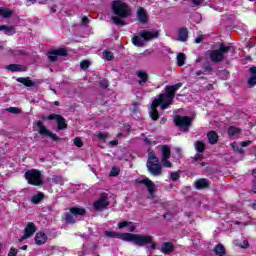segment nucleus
<instances>
[{
    "mask_svg": "<svg viewBox=\"0 0 256 256\" xmlns=\"http://www.w3.org/2000/svg\"><path fill=\"white\" fill-rule=\"evenodd\" d=\"M106 237L122 239V241H131L132 243H135V245H138V247H143L144 245L151 244V249L157 248V244L153 242V236L149 235L106 232Z\"/></svg>",
    "mask_w": 256,
    "mask_h": 256,
    "instance_id": "obj_1",
    "label": "nucleus"
},
{
    "mask_svg": "<svg viewBox=\"0 0 256 256\" xmlns=\"http://www.w3.org/2000/svg\"><path fill=\"white\" fill-rule=\"evenodd\" d=\"M112 11L114 15H116L112 17V21L114 25H121V27H124V25H127V23L121 19H127V17L131 15V8L129 7V4L121 0L113 1Z\"/></svg>",
    "mask_w": 256,
    "mask_h": 256,
    "instance_id": "obj_2",
    "label": "nucleus"
},
{
    "mask_svg": "<svg viewBox=\"0 0 256 256\" xmlns=\"http://www.w3.org/2000/svg\"><path fill=\"white\" fill-rule=\"evenodd\" d=\"M183 87V83H177L174 85H168L165 87L166 93H161L156 100H159L162 103V111L165 109H169L171 105H173V99H175V95L180 88Z\"/></svg>",
    "mask_w": 256,
    "mask_h": 256,
    "instance_id": "obj_3",
    "label": "nucleus"
},
{
    "mask_svg": "<svg viewBox=\"0 0 256 256\" xmlns=\"http://www.w3.org/2000/svg\"><path fill=\"white\" fill-rule=\"evenodd\" d=\"M159 35H161V32L159 30H143L138 35L132 37V44L135 47H145V42L153 41V39H159Z\"/></svg>",
    "mask_w": 256,
    "mask_h": 256,
    "instance_id": "obj_4",
    "label": "nucleus"
},
{
    "mask_svg": "<svg viewBox=\"0 0 256 256\" xmlns=\"http://www.w3.org/2000/svg\"><path fill=\"white\" fill-rule=\"evenodd\" d=\"M233 49V46H225V43H220L218 49L209 51V59L212 63H221L225 59V55Z\"/></svg>",
    "mask_w": 256,
    "mask_h": 256,
    "instance_id": "obj_5",
    "label": "nucleus"
},
{
    "mask_svg": "<svg viewBox=\"0 0 256 256\" xmlns=\"http://www.w3.org/2000/svg\"><path fill=\"white\" fill-rule=\"evenodd\" d=\"M24 177L29 185H33L34 187H41L43 185V174H41L40 170H28L24 174Z\"/></svg>",
    "mask_w": 256,
    "mask_h": 256,
    "instance_id": "obj_6",
    "label": "nucleus"
},
{
    "mask_svg": "<svg viewBox=\"0 0 256 256\" xmlns=\"http://www.w3.org/2000/svg\"><path fill=\"white\" fill-rule=\"evenodd\" d=\"M87 210L83 207H71L68 212L64 214V219L66 223L73 224L76 223L79 217L86 215Z\"/></svg>",
    "mask_w": 256,
    "mask_h": 256,
    "instance_id": "obj_7",
    "label": "nucleus"
},
{
    "mask_svg": "<svg viewBox=\"0 0 256 256\" xmlns=\"http://www.w3.org/2000/svg\"><path fill=\"white\" fill-rule=\"evenodd\" d=\"M173 121L175 127H178L182 133H187L193 123V119L190 116L181 115H175Z\"/></svg>",
    "mask_w": 256,
    "mask_h": 256,
    "instance_id": "obj_8",
    "label": "nucleus"
},
{
    "mask_svg": "<svg viewBox=\"0 0 256 256\" xmlns=\"http://www.w3.org/2000/svg\"><path fill=\"white\" fill-rule=\"evenodd\" d=\"M195 149L198 152L193 158L195 165H199V167H205L207 165L205 162H199L203 161V153H205V149H207V146L203 141H196L195 142Z\"/></svg>",
    "mask_w": 256,
    "mask_h": 256,
    "instance_id": "obj_9",
    "label": "nucleus"
},
{
    "mask_svg": "<svg viewBox=\"0 0 256 256\" xmlns=\"http://www.w3.org/2000/svg\"><path fill=\"white\" fill-rule=\"evenodd\" d=\"M109 194L108 193H101L98 200L93 203L94 210L96 211H103L109 207Z\"/></svg>",
    "mask_w": 256,
    "mask_h": 256,
    "instance_id": "obj_10",
    "label": "nucleus"
},
{
    "mask_svg": "<svg viewBox=\"0 0 256 256\" xmlns=\"http://www.w3.org/2000/svg\"><path fill=\"white\" fill-rule=\"evenodd\" d=\"M36 125L38 127V133L40 135H45L46 137H50L52 141H61V138L57 136V134L51 132V130L47 129L45 125L43 124V121L38 120L36 122Z\"/></svg>",
    "mask_w": 256,
    "mask_h": 256,
    "instance_id": "obj_11",
    "label": "nucleus"
},
{
    "mask_svg": "<svg viewBox=\"0 0 256 256\" xmlns=\"http://www.w3.org/2000/svg\"><path fill=\"white\" fill-rule=\"evenodd\" d=\"M68 55L69 52L67 51V48H57L48 51V60L51 63H55L58 61L57 57H67Z\"/></svg>",
    "mask_w": 256,
    "mask_h": 256,
    "instance_id": "obj_12",
    "label": "nucleus"
},
{
    "mask_svg": "<svg viewBox=\"0 0 256 256\" xmlns=\"http://www.w3.org/2000/svg\"><path fill=\"white\" fill-rule=\"evenodd\" d=\"M46 119L48 121H53V120L56 121L57 129L59 131H63L65 129H67V120H65V118L59 114L52 113V114L48 115Z\"/></svg>",
    "mask_w": 256,
    "mask_h": 256,
    "instance_id": "obj_13",
    "label": "nucleus"
},
{
    "mask_svg": "<svg viewBox=\"0 0 256 256\" xmlns=\"http://www.w3.org/2000/svg\"><path fill=\"white\" fill-rule=\"evenodd\" d=\"M147 168L149 173H151L154 177H159L163 171V166L159 164V161H147Z\"/></svg>",
    "mask_w": 256,
    "mask_h": 256,
    "instance_id": "obj_14",
    "label": "nucleus"
},
{
    "mask_svg": "<svg viewBox=\"0 0 256 256\" xmlns=\"http://www.w3.org/2000/svg\"><path fill=\"white\" fill-rule=\"evenodd\" d=\"M157 107H160V109L163 110V104L155 98L151 104V111H150V117L152 121H159L160 115H159V111L157 110Z\"/></svg>",
    "mask_w": 256,
    "mask_h": 256,
    "instance_id": "obj_15",
    "label": "nucleus"
},
{
    "mask_svg": "<svg viewBox=\"0 0 256 256\" xmlns=\"http://www.w3.org/2000/svg\"><path fill=\"white\" fill-rule=\"evenodd\" d=\"M36 231H37V227H35V225H27L24 228V234L19 239V242L22 243V241H25V239H31V237H33V235H35Z\"/></svg>",
    "mask_w": 256,
    "mask_h": 256,
    "instance_id": "obj_16",
    "label": "nucleus"
},
{
    "mask_svg": "<svg viewBox=\"0 0 256 256\" xmlns=\"http://www.w3.org/2000/svg\"><path fill=\"white\" fill-rule=\"evenodd\" d=\"M140 185H145L147 187L150 197H155V182L149 180V178L139 181Z\"/></svg>",
    "mask_w": 256,
    "mask_h": 256,
    "instance_id": "obj_17",
    "label": "nucleus"
},
{
    "mask_svg": "<svg viewBox=\"0 0 256 256\" xmlns=\"http://www.w3.org/2000/svg\"><path fill=\"white\" fill-rule=\"evenodd\" d=\"M137 20L139 23H142V25H145V23L149 21V15H147V11H145L143 7L138 8Z\"/></svg>",
    "mask_w": 256,
    "mask_h": 256,
    "instance_id": "obj_18",
    "label": "nucleus"
},
{
    "mask_svg": "<svg viewBox=\"0 0 256 256\" xmlns=\"http://www.w3.org/2000/svg\"><path fill=\"white\" fill-rule=\"evenodd\" d=\"M6 69H8V71H11L12 73L25 72L27 71V66L22 64H9Z\"/></svg>",
    "mask_w": 256,
    "mask_h": 256,
    "instance_id": "obj_19",
    "label": "nucleus"
},
{
    "mask_svg": "<svg viewBox=\"0 0 256 256\" xmlns=\"http://www.w3.org/2000/svg\"><path fill=\"white\" fill-rule=\"evenodd\" d=\"M206 137L208 139V143H210V145H217V143L219 142V134H217L215 132V130H211L206 134Z\"/></svg>",
    "mask_w": 256,
    "mask_h": 256,
    "instance_id": "obj_20",
    "label": "nucleus"
},
{
    "mask_svg": "<svg viewBox=\"0 0 256 256\" xmlns=\"http://www.w3.org/2000/svg\"><path fill=\"white\" fill-rule=\"evenodd\" d=\"M17 83H22L25 87H37V84L31 80V77H19Z\"/></svg>",
    "mask_w": 256,
    "mask_h": 256,
    "instance_id": "obj_21",
    "label": "nucleus"
},
{
    "mask_svg": "<svg viewBox=\"0 0 256 256\" xmlns=\"http://www.w3.org/2000/svg\"><path fill=\"white\" fill-rule=\"evenodd\" d=\"M250 78L247 81L249 87H254L256 85V66L249 68Z\"/></svg>",
    "mask_w": 256,
    "mask_h": 256,
    "instance_id": "obj_22",
    "label": "nucleus"
},
{
    "mask_svg": "<svg viewBox=\"0 0 256 256\" xmlns=\"http://www.w3.org/2000/svg\"><path fill=\"white\" fill-rule=\"evenodd\" d=\"M136 75H137V77L140 78V80L138 82L139 85H145V83H147L149 81V74H147L143 70H137Z\"/></svg>",
    "mask_w": 256,
    "mask_h": 256,
    "instance_id": "obj_23",
    "label": "nucleus"
},
{
    "mask_svg": "<svg viewBox=\"0 0 256 256\" xmlns=\"http://www.w3.org/2000/svg\"><path fill=\"white\" fill-rule=\"evenodd\" d=\"M34 239L36 245H45L47 243V235L44 232H38Z\"/></svg>",
    "mask_w": 256,
    "mask_h": 256,
    "instance_id": "obj_24",
    "label": "nucleus"
},
{
    "mask_svg": "<svg viewBox=\"0 0 256 256\" xmlns=\"http://www.w3.org/2000/svg\"><path fill=\"white\" fill-rule=\"evenodd\" d=\"M189 39V30L187 28H180L178 31V40L181 41V43H185Z\"/></svg>",
    "mask_w": 256,
    "mask_h": 256,
    "instance_id": "obj_25",
    "label": "nucleus"
},
{
    "mask_svg": "<svg viewBox=\"0 0 256 256\" xmlns=\"http://www.w3.org/2000/svg\"><path fill=\"white\" fill-rule=\"evenodd\" d=\"M194 187L196 189H207L209 187V181L205 178H200L195 181Z\"/></svg>",
    "mask_w": 256,
    "mask_h": 256,
    "instance_id": "obj_26",
    "label": "nucleus"
},
{
    "mask_svg": "<svg viewBox=\"0 0 256 256\" xmlns=\"http://www.w3.org/2000/svg\"><path fill=\"white\" fill-rule=\"evenodd\" d=\"M44 199H45V194L40 192L32 196L31 203H33V205H39V203H41V201H43Z\"/></svg>",
    "mask_w": 256,
    "mask_h": 256,
    "instance_id": "obj_27",
    "label": "nucleus"
},
{
    "mask_svg": "<svg viewBox=\"0 0 256 256\" xmlns=\"http://www.w3.org/2000/svg\"><path fill=\"white\" fill-rule=\"evenodd\" d=\"M214 253L218 256H225L227 255V251H225V246L223 244H218L214 247Z\"/></svg>",
    "mask_w": 256,
    "mask_h": 256,
    "instance_id": "obj_28",
    "label": "nucleus"
},
{
    "mask_svg": "<svg viewBox=\"0 0 256 256\" xmlns=\"http://www.w3.org/2000/svg\"><path fill=\"white\" fill-rule=\"evenodd\" d=\"M13 15V11L9 8L0 7V17L3 19H9Z\"/></svg>",
    "mask_w": 256,
    "mask_h": 256,
    "instance_id": "obj_29",
    "label": "nucleus"
},
{
    "mask_svg": "<svg viewBox=\"0 0 256 256\" xmlns=\"http://www.w3.org/2000/svg\"><path fill=\"white\" fill-rule=\"evenodd\" d=\"M229 137H237V135H241V129L235 126H230L228 128Z\"/></svg>",
    "mask_w": 256,
    "mask_h": 256,
    "instance_id": "obj_30",
    "label": "nucleus"
},
{
    "mask_svg": "<svg viewBox=\"0 0 256 256\" xmlns=\"http://www.w3.org/2000/svg\"><path fill=\"white\" fill-rule=\"evenodd\" d=\"M171 158V147L168 145L162 146V159H170Z\"/></svg>",
    "mask_w": 256,
    "mask_h": 256,
    "instance_id": "obj_31",
    "label": "nucleus"
},
{
    "mask_svg": "<svg viewBox=\"0 0 256 256\" xmlns=\"http://www.w3.org/2000/svg\"><path fill=\"white\" fill-rule=\"evenodd\" d=\"M161 251H162V253H171V252H173V244H171L169 242H165L162 245Z\"/></svg>",
    "mask_w": 256,
    "mask_h": 256,
    "instance_id": "obj_32",
    "label": "nucleus"
},
{
    "mask_svg": "<svg viewBox=\"0 0 256 256\" xmlns=\"http://www.w3.org/2000/svg\"><path fill=\"white\" fill-rule=\"evenodd\" d=\"M185 59H187V58L185 57L184 53H178L177 54V66L183 67V65H185Z\"/></svg>",
    "mask_w": 256,
    "mask_h": 256,
    "instance_id": "obj_33",
    "label": "nucleus"
},
{
    "mask_svg": "<svg viewBox=\"0 0 256 256\" xmlns=\"http://www.w3.org/2000/svg\"><path fill=\"white\" fill-rule=\"evenodd\" d=\"M14 30H15V26H7V25L0 26V31H3L5 35H9Z\"/></svg>",
    "mask_w": 256,
    "mask_h": 256,
    "instance_id": "obj_34",
    "label": "nucleus"
},
{
    "mask_svg": "<svg viewBox=\"0 0 256 256\" xmlns=\"http://www.w3.org/2000/svg\"><path fill=\"white\" fill-rule=\"evenodd\" d=\"M103 57L106 61H113L115 59V55L109 50H104Z\"/></svg>",
    "mask_w": 256,
    "mask_h": 256,
    "instance_id": "obj_35",
    "label": "nucleus"
},
{
    "mask_svg": "<svg viewBox=\"0 0 256 256\" xmlns=\"http://www.w3.org/2000/svg\"><path fill=\"white\" fill-rule=\"evenodd\" d=\"M148 161H153V163H159V158H157L154 151H150L148 153Z\"/></svg>",
    "mask_w": 256,
    "mask_h": 256,
    "instance_id": "obj_36",
    "label": "nucleus"
},
{
    "mask_svg": "<svg viewBox=\"0 0 256 256\" xmlns=\"http://www.w3.org/2000/svg\"><path fill=\"white\" fill-rule=\"evenodd\" d=\"M6 111H8V113H13V115H19V113H21V110L17 107H9Z\"/></svg>",
    "mask_w": 256,
    "mask_h": 256,
    "instance_id": "obj_37",
    "label": "nucleus"
},
{
    "mask_svg": "<svg viewBox=\"0 0 256 256\" xmlns=\"http://www.w3.org/2000/svg\"><path fill=\"white\" fill-rule=\"evenodd\" d=\"M52 181H53V183H55L56 185H62V183H63V177L55 175V176H53Z\"/></svg>",
    "mask_w": 256,
    "mask_h": 256,
    "instance_id": "obj_38",
    "label": "nucleus"
},
{
    "mask_svg": "<svg viewBox=\"0 0 256 256\" xmlns=\"http://www.w3.org/2000/svg\"><path fill=\"white\" fill-rule=\"evenodd\" d=\"M99 85L102 89H107V87H109V80L107 79H102L100 82H99Z\"/></svg>",
    "mask_w": 256,
    "mask_h": 256,
    "instance_id": "obj_39",
    "label": "nucleus"
},
{
    "mask_svg": "<svg viewBox=\"0 0 256 256\" xmlns=\"http://www.w3.org/2000/svg\"><path fill=\"white\" fill-rule=\"evenodd\" d=\"M12 54L17 55V56L26 57L27 52H25L24 50H13Z\"/></svg>",
    "mask_w": 256,
    "mask_h": 256,
    "instance_id": "obj_40",
    "label": "nucleus"
},
{
    "mask_svg": "<svg viewBox=\"0 0 256 256\" xmlns=\"http://www.w3.org/2000/svg\"><path fill=\"white\" fill-rule=\"evenodd\" d=\"M73 141H74V145L76 147H79V148L83 147V140H81V138L76 137V138H74Z\"/></svg>",
    "mask_w": 256,
    "mask_h": 256,
    "instance_id": "obj_41",
    "label": "nucleus"
},
{
    "mask_svg": "<svg viewBox=\"0 0 256 256\" xmlns=\"http://www.w3.org/2000/svg\"><path fill=\"white\" fill-rule=\"evenodd\" d=\"M118 175H119V168L112 167L110 171V177H118Z\"/></svg>",
    "mask_w": 256,
    "mask_h": 256,
    "instance_id": "obj_42",
    "label": "nucleus"
},
{
    "mask_svg": "<svg viewBox=\"0 0 256 256\" xmlns=\"http://www.w3.org/2000/svg\"><path fill=\"white\" fill-rule=\"evenodd\" d=\"M162 165L164 167H167L168 169H171V167H173V164H171V161H169V159L162 158Z\"/></svg>",
    "mask_w": 256,
    "mask_h": 256,
    "instance_id": "obj_43",
    "label": "nucleus"
},
{
    "mask_svg": "<svg viewBox=\"0 0 256 256\" xmlns=\"http://www.w3.org/2000/svg\"><path fill=\"white\" fill-rule=\"evenodd\" d=\"M180 178H181V175H179V172H172L170 175V179L172 181H177Z\"/></svg>",
    "mask_w": 256,
    "mask_h": 256,
    "instance_id": "obj_44",
    "label": "nucleus"
},
{
    "mask_svg": "<svg viewBox=\"0 0 256 256\" xmlns=\"http://www.w3.org/2000/svg\"><path fill=\"white\" fill-rule=\"evenodd\" d=\"M203 41H205V35L203 34H200L198 37L194 39V43L196 44L203 43Z\"/></svg>",
    "mask_w": 256,
    "mask_h": 256,
    "instance_id": "obj_45",
    "label": "nucleus"
},
{
    "mask_svg": "<svg viewBox=\"0 0 256 256\" xmlns=\"http://www.w3.org/2000/svg\"><path fill=\"white\" fill-rule=\"evenodd\" d=\"M252 175L254 177L252 191L253 193H256V168L252 171Z\"/></svg>",
    "mask_w": 256,
    "mask_h": 256,
    "instance_id": "obj_46",
    "label": "nucleus"
},
{
    "mask_svg": "<svg viewBox=\"0 0 256 256\" xmlns=\"http://www.w3.org/2000/svg\"><path fill=\"white\" fill-rule=\"evenodd\" d=\"M89 61L88 60H83L81 63H80V67L81 69H89Z\"/></svg>",
    "mask_w": 256,
    "mask_h": 256,
    "instance_id": "obj_47",
    "label": "nucleus"
},
{
    "mask_svg": "<svg viewBox=\"0 0 256 256\" xmlns=\"http://www.w3.org/2000/svg\"><path fill=\"white\" fill-rule=\"evenodd\" d=\"M43 209H44V211H48V213H53V211H55V206L47 205Z\"/></svg>",
    "mask_w": 256,
    "mask_h": 256,
    "instance_id": "obj_48",
    "label": "nucleus"
},
{
    "mask_svg": "<svg viewBox=\"0 0 256 256\" xmlns=\"http://www.w3.org/2000/svg\"><path fill=\"white\" fill-rule=\"evenodd\" d=\"M107 137H109V135L104 134V133H99L97 135V138L100 139V141H105V139H107Z\"/></svg>",
    "mask_w": 256,
    "mask_h": 256,
    "instance_id": "obj_49",
    "label": "nucleus"
},
{
    "mask_svg": "<svg viewBox=\"0 0 256 256\" xmlns=\"http://www.w3.org/2000/svg\"><path fill=\"white\" fill-rule=\"evenodd\" d=\"M203 0H193V7H201Z\"/></svg>",
    "mask_w": 256,
    "mask_h": 256,
    "instance_id": "obj_50",
    "label": "nucleus"
},
{
    "mask_svg": "<svg viewBox=\"0 0 256 256\" xmlns=\"http://www.w3.org/2000/svg\"><path fill=\"white\" fill-rule=\"evenodd\" d=\"M240 145L241 147H249V145H251V140L242 141Z\"/></svg>",
    "mask_w": 256,
    "mask_h": 256,
    "instance_id": "obj_51",
    "label": "nucleus"
},
{
    "mask_svg": "<svg viewBox=\"0 0 256 256\" xmlns=\"http://www.w3.org/2000/svg\"><path fill=\"white\" fill-rule=\"evenodd\" d=\"M16 255H17V249L11 248L8 253V256H16Z\"/></svg>",
    "mask_w": 256,
    "mask_h": 256,
    "instance_id": "obj_52",
    "label": "nucleus"
},
{
    "mask_svg": "<svg viewBox=\"0 0 256 256\" xmlns=\"http://www.w3.org/2000/svg\"><path fill=\"white\" fill-rule=\"evenodd\" d=\"M144 145H153V140L149 139V138H144Z\"/></svg>",
    "mask_w": 256,
    "mask_h": 256,
    "instance_id": "obj_53",
    "label": "nucleus"
},
{
    "mask_svg": "<svg viewBox=\"0 0 256 256\" xmlns=\"http://www.w3.org/2000/svg\"><path fill=\"white\" fill-rule=\"evenodd\" d=\"M118 225H133V222L123 221V222H119Z\"/></svg>",
    "mask_w": 256,
    "mask_h": 256,
    "instance_id": "obj_54",
    "label": "nucleus"
},
{
    "mask_svg": "<svg viewBox=\"0 0 256 256\" xmlns=\"http://www.w3.org/2000/svg\"><path fill=\"white\" fill-rule=\"evenodd\" d=\"M82 23L87 25V23H89V18H87V16L82 17Z\"/></svg>",
    "mask_w": 256,
    "mask_h": 256,
    "instance_id": "obj_55",
    "label": "nucleus"
},
{
    "mask_svg": "<svg viewBox=\"0 0 256 256\" xmlns=\"http://www.w3.org/2000/svg\"><path fill=\"white\" fill-rule=\"evenodd\" d=\"M164 219H173V215L171 213L164 214Z\"/></svg>",
    "mask_w": 256,
    "mask_h": 256,
    "instance_id": "obj_56",
    "label": "nucleus"
},
{
    "mask_svg": "<svg viewBox=\"0 0 256 256\" xmlns=\"http://www.w3.org/2000/svg\"><path fill=\"white\" fill-rule=\"evenodd\" d=\"M167 123V118L163 117L160 119V125H165Z\"/></svg>",
    "mask_w": 256,
    "mask_h": 256,
    "instance_id": "obj_57",
    "label": "nucleus"
},
{
    "mask_svg": "<svg viewBox=\"0 0 256 256\" xmlns=\"http://www.w3.org/2000/svg\"><path fill=\"white\" fill-rule=\"evenodd\" d=\"M205 69H206L208 72L213 71V68L211 67V64H207V65L205 66Z\"/></svg>",
    "mask_w": 256,
    "mask_h": 256,
    "instance_id": "obj_58",
    "label": "nucleus"
},
{
    "mask_svg": "<svg viewBox=\"0 0 256 256\" xmlns=\"http://www.w3.org/2000/svg\"><path fill=\"white\" fill-rule=\"evenodd\" d=\"M110 145L117 146V145H119V141H117V140H112V141H110Z\"/></svg>",
    "mask_w": 256,
    "mask_h": 256,
    "instance_id": "obj_59",
    "label": "nucleus"
},
{
    "mask_svg": "<svg viewBox=\"0 0 256 256\" xmlns=\"http://www.w3.org/2000/svg\"><path fill=\"white\" fill-rule=\"evenodd\" d=\"M237 151H238V153H240V155H243V153H245V150H243V148H241V147H238Z\"/></svg>",
    "mask_w": 256,
    "mask_h": 256,
    "instance_id": "obj_60",
    "label": "nucleus"
},
{
    "mask_svg": "<svg viewBox=\"0 0 256 256\" xmlns=\"http://www.w3.org/2000/svg\"><path fill=\"white\" fill-rule=\"evenodd\" d=\"M153 49H151V50H149V49H146L145 51H144V53H146V55H151V53H153Z\"/></svg>",
    "mask_w": 256,
    "mask_h": 256,
    "instance_id": "obj_61",
    "label": "nucleus"
},
{
    "mask_svg": "<svg viewBox=\"0 0 256 256\" xmlns=\"http://www.w3.org/2000/svg\"><path fill=\"white\" fill-rule=\"evenodd\" d=\"M207 89H208V91H211V89H213L212 84H209V85L207 86Z\"/></svg>",
    "mask_w": 256,
    "mask_h": 256,
    "instance_id": "obj_62",
    "label": "nucleus"
},
{
    "mask_svg": "<svg viewBox=\"0 0 256 256\" xmlns=\"http://www.w3.org/2000/svg\"><path fill=\"white\" fill-rule=\"evenodd\" d=\"M21 249H22L23 251H27V245L22 246Z\"/></svg>",
    "mask_w": 256,
    "mask_h": 256,
    "instance_id": "obj_63",
    "label": "nucleus"
},
{
    "mask_svg": "<svg viewBox=\"0 0 256 256\" xmlns=\"http://www.w3.org/2000/svg\"><path fill=\"white\" fill-rule=\"evenodd\" d=\"M129 231H131V232L135 231V226H131Z\"/></svg>",
    "mask_w": 256,
    "mask_h": 256,
    "instance_id": "obj_64",
    "label": "nucleus"
}]
</instances>
